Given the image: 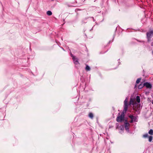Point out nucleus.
<instances>
[{
  "label": "nucleus",
  "instance_id": "19",
  "mask_svg": "<svg viewBox=\"0 0 153 153\" xmlns=\"http://www.w3.org/2000/svg\"><path fill=\"white\" fill-rule=\"evenodd\" d=\"M128 102V99L127 98H126L125 100L124 101V104H128L127 103Z\"/></svg>",
  "mask_w": 153,
  "mask_h": 153
},
{
  "label": "nucleus",
  "instance_id": "1",
  "mask_svg": "<svg viewBox=\"0 0 153 153\" xmlns=\"http://www.w3.org/2000/svg\"><path fill=\"white\" fill-rule=\"evenodd\" d=\"M129 105L132 104L133 105V108L137 110H138L140 108L139 105L137 104L135 101V100L133 99H131L129 103Z\"/></svg>",
  "mask_w": 153,
  "mask_h": 153
},
{
  "label": "nucleus",
  "instance_id": "22",
  "mask_svg": "<svg viewBox=\"0 0 153 153\" xmlns=\"http://www.w3.org/2000/svg\"><path fill=\"white\" fill-rule=\"evenodd\" d=\"M152 103L153 104V100H152Z\"/></svg>",
  "mask_w": 153,
  "mask_h": 153
},
{
  "label": "nucleus",
  "instance_id": "9",
  "mask_svg": "<svg viewBox=\"0 0 153 153\" xmlns=\"http://www.w3.org/2000/svg\"><path fill=\"white\" fill-rule=\"evenodd\" d=\"M127 111V110H126L124 109L121 115L125 117V114L126 113V112Z\"/></svg>",
  "mask_w": 153,
  "mask_h": 153
},
{
  "label": "nucleus",
  "instance_id": "21",
  "mask_svg": "<svg viewBox=\"0 0 153 153\" xmlns=\"http://www.w3.org/2000/svg\"><path fill=\"white\" fill-rule=\"evenodd\" d=\"M134 120H131V121H130V123H132L134 121Z\"/></svg>",
  "mask_w": 153,
  "mask_h": 153
},
{
  "label": "nucleus",
  "instance_id": "6",
  "mask_svg": "<svg viewBox=\"0 0 153 153\" xmlns=\"http://www.w3.org/2000/svg\"><path fill=\"white\" fill-rule=\"evenodd\" d=\"M73 59L75 64H79L77 59L76 58L75 56H73Z\"/></svg>",
  "mask_w": 153,
  "mask_h": 153
},
{
  "label": "nucleus",
  "instance_id": "5",
  "mask_svg": "<svg viewBox=\"0 0 153 153\" xmlns=\"http://www.w3.org/2000/svg\"><path fill=\"white\" fill-rule=\"evenodd\" d=\"M144 85L146 86L147 88H152L151 85L148 82H145L144 83Z\"/></svg>",
  "mask_w": 153,
  "mask_h": 153
},
{
  "label": "nucleus",
  "instance_id": "12",
  "mask_svg": "<svg viewBox=\"0 0 153 153\" xmlns=\"http://www.w3.org/2000/svg\"><path fill=\"white\" fill-rule=\"evenodd\" d=\"M89 117L91 119H92L93 117V114L92 113H90L89 114Z\"/></svg>",
  "mask_w": 153,
  "mask_h": 153
},
{
  "label": "nucleus",
  "instance_id": "18",
  "mask_svg": "<svg viewBox=\"0 0 153 153\" xmlns=\"http://www.w3.org/2000/svg\"><path fill=\"white\" fill-rule=\"evenodd\" d=\"M141 79L140 78L138 79L136 81V83L137 84L139 83L140 82Z\"/></svg>",
  "mask_w": 153,
  "mask_h": 153
},
{
  "label": "nucleus",
  "instance_id": "10",
  "mask_svg": "<svg viewBox=\"0 0 153 153\" xmlns=\"http://www.w3.org/2000/svg\"><path fill=\"white\" fill-rule=\"evenodd\" d=\"M149 134L150 135H153V130L152 129H150L149 131Z\"/></svg>",
  "mask_w": 153,
  "mask_h": 153
},
{
  "label": "nucleus",
  "instance_id": "20",
  "mask_svg": "<svg viewBox=\"0 0 153 153\" xmlns=\"http://www.w3.org/2000/svg\"><path fill=\"white\" fill-rule=\"evenodd\" d=\"M137 118H136V119H134V121H137Z\"/></svg>",
  "mask_w": 153,
  "mask_h": 153
},
{
  "label": "nucleus",
  "instance_id": "17",
  "mask_svg": "<svg viewBox=\"0 0 153 153\" xmlns=\"http://www.w3.org/2000/svg\"><path fill=\"white\" fill-rule=\"evenodd\" d=\"M148 137V134L146 133L143 135V137L145 138H146Z\"/></svg>",
  "mask_w": 153,
  "mask_h": 153
},
{
  "label": "nucleus",
  "instance_id": "15",
  "mask_svg": "<svg viewBox=\"0 0 153 153\" xmlns=\"http://www.w3.org/2000/svg\"><path fill=\"white\" fill-rule=\"evenodd\" d=\"M90 67L88 65H86V67H85V69L88 71H89L90 70Z\"/></svg>",
  "mask_w": 153,
  "mask_h": 153
},
{
  "label": "nucleus",
  "instance_id": "3",
  "mask_svg": "<svg viewBox=\"0 0 153 153\" xmlns=\"http://www.w3.org/2000/svg\"><path fill=\"white\" fill-rule=\"evenodd\" d=\"M124 117L122 115L118 116L117 118V121L119 122H121L124 120Z\"/></svg>",
  "mask_w": 153,
  "mask_h": 153
},
{
  "label": "nucleus",
  "instance_id": "13",
  "mask_svg": "<svg viewBox=\"0 0 153 153\" xmlns=\"http://www.w3.org/2000/svg\"><path fill=\"white\" fill-rule=\"evenodd\" d=\"M129 117L132 120H134V119H136V117H134L133 115H130L129 116Z\"/></svg>",
  "mask_w": 153,
  "mask_h": 153
},
{
  "label": "nucleus",
  "instance_id": "2",
  "mask_svg": "<svg viewBox=\"0 0 153 153\" xmlns=\"http://www.w3.org/2000/svg\"><path fill=\"white\" fill-rule=\"evenodd\" d=\"M148 40L149 42L150 40V38L152 36H153V30H151L146 33Z\"/></svg>",
  "mask_w": 153,
  "mask_h": 153
},
{
  "label": "nucleus",
  "instance_id": "7",
  "mask_svg": "<svg viewBox=\"0 0 153 153\" xmlns=\"http://www.w3.org/2000/svg\"><path fill=\"white\" fill-rule=\"evenodd\" d=\"M136 100L138 103H140V96H137L136 98Z\"/></svg>",
  "mask_w": 153,
  "mask_h": 153
},
{
  "label": "nucleus",
  "instance_id": "14",
  "mask_svg": "<svg viewBox=\"0 0 153 153\" xmlns=\"http://www.w3.org/2000/svg\"><path fill=\"white\" fill-rule=\"evenodd\" d=\"M153 138L152 136H151L149 137V140L150 142L152 141Z\"/></svg>",
  "mask_w": 153,
  "mask_h": 153
},
{
  "label": "nucleus",
  "instance_id": "11",
  "mask_svg": "<svg viewBox=\"0 0 153 153\" xmlns=\"http://www.w3.org/2000/svg\"><path fill=\"white\" fill-rule=\"evenodd\" d=\"M47 14L48 16H51L52 14V13L51 11H48L47 12Z\"/></svg>",
  "mask_w": 153,
  "mask_h": 153
},
{
  "label": "nucleus",
  "instance_id": "4",
  "mask_svg": "<svg viewBox=\"0 0 153 153\" xmlns=\"http://www.w3.org/2000/svg\"><path fill=\"white\" fill-rule=\"evenodd\" d=\"M125 128L126 130H128L129 129V126H130V124L127 122V121L126 120L125 122Z\"/></svg>",
  "mask_w": 153,
  "mask_h": 153
},
{
  "label": "nucleus",
  "instance_id": "8",
  "mask_svg": "<svg viewBox=\"0 0 153 153\" xmlns=\"http://www.w3.org/2000/svg\"><path fill=\"white\" fill-rule=\"evenodd\" d=\"M128 107V104H124V109L127 110Z\"/></svg>",
  "mask_w": 153,
  "mask_h": 153
},
{
  "label": "nucleus",
  "instance_id": "16",
  "mask_svg": "<svg viewBox=\"0 0 153 153\" xmlns=\"http://www.w3.org/2000/svg\"><path fill=\"white\" fill-rule=\"evenodd\" d=\"M144 86V84L143 85L142 84H140L139 85L138 88L139 89H141Z\"/></svg>",
  "mask_w": 153,
  "mask_h": 153
}]
</instances>
